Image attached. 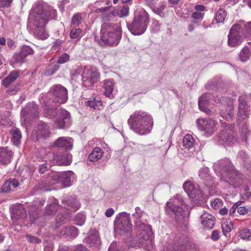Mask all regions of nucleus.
Wrapping results in <instances>:
<instances>
[{
    "instance_id": "nucleus-1",
    "label": "nucleus",
    "mask_w": 251,
    "mask_h": 251,
    "mask_svg": "<svg viewBox=\"0 0 251 251\" xmlns=\"http://www.w3.org/2000/svg\"><path fill=\"white\" fill-rule=\"evenodd\" d=\"M213 168L226 188L236 189L244 183L242 174L234 169L228 161L222 160L215 163Z\"/></svg>"
},
{
    "instance_id": "nucleus-2",
    "label": "nucleus",
    "mask_w": 251,
    "mask_h": 251,
    "mask_svg": "<svg viewBox=\"0 0 251 251\" xmlns=\"http://www.w3.org/2000/svg\"><path fill=\"white\" fill-rule=\"evenodd\" d=\"M127 123L130 128L136 133L144 135L151 132L153 120L148 113L143 111H136L130 116Z\"/></svg>"
},
{
    "instance_id": "nucleus-3",
    "label": "nucleus",
    "mask_w": 251,
    "mask_h": 251,
    "mask_svg": "<svg viewBox=\"0 0 251 251\" xmlns=\"http://www.w3.org/2000/svg\"><path fill=\"white\" fill-rule=\"evenodd\" d=\"M122 28L119 23H105L101 27L100 44L101 46H117L122 37Z\"/></svg>"
},
{
    "instance_id": "nucleus-4",
    "label": "nucleus",
    "mask_w": 251,
    "mask_h": 251,
    "mask_svg": "<svg viewBox=\"0 0 251 251\" xmlns=\"http://www.w3.org/2000/svg\"><path fill=\"white\" fill-rule=\"evenodd\" d=\"M33 25L34 27V34L36 38L45 40L48 38L49 35L45 29V25L48 23L49 18L51 15L56 14V10L51 7L48 9H42L39 6L35 11Z\"/></svg>"
},
{
    "instance_id": "nucleus-5",
    "label": "nucleus",
    "mask_w": 251,
    "mask_h": 251,
    "mask_svg": "<svg viewBox=\"0 0 251 251\" xmlns=\"http://www.w3.org/2000/svg\"><path fill=\"white\" fill-rule=\"evenodd\" d=\"M135 210V212L132 214V216L134 218L135 226L137 230L136 238L139 243L133 245L132 247H139L144 245L146 241L151 240L153 233L151 226L146 224L142 220V218L145 214L139 207H136Z\"/></svg>"
},
{
    "instance_id": "nucleus-6",
    "label": "nucleus",
    "mask_w": 251,
    "mask_h": 251,
    "mask_svg": "<svg viewBox=\"0 0 251 251\" xmlns=\"http://www.w3.org/2000/svg\"><path fill=\"white\" fill-rule=\"evenodd\" d=\"M45 106L46 113L50 118H54V124L58 128H67L69 127L71 124L70 113L67 110L54 107L53 104L50 105V102L44 100Z\"/></svg>"
},
{
    "instance_id": "nucleus-7",
    "label": "nucleus",
    "mask_w": 251,
    "mask_h": 251,
    "mask_svg": "<svg viewBox=\"0 0 251 251\" xmlns=\"http://www.w3.org/2000/svg\"><path fill=\"white\" fill-rule=\"evenodd\" d=\"M149 23V16L144 9H141L135 13L131 24L127 23L130 32L134 35L143 34L146 30Z\"/></svg>"
},
{
    "instance_id": "nucleus-8",
    "label": "nucleus",
    "mask_w": 251,
    "mask_h": 251,
    "mask_svg": "<svg viewBox=\"0 0 251 251\" xmlns=\"http://www.w3.org/2000/svg\"><path fill=\"white\" fill-rule=\"evenodd\" d=\"M184 207L185 206L183 200L180 196L176 195L175 198L170 199L167 202L166 209V211L170 210L174 213L176 216V221L180 226H183L186 227L187 223L183 216Z\"/></svg>"
},
{
    "instance_id": "nucleus-9",
    "label": "nucleus",
    "mask_w": 251,
    "mask_h": 251,
    "mask_svg": "<svg viewBox=\"0 0 251 251\" xmlns=\"http://www.w3.org/2000/svg\"><path fill=\"white\" fill-rule=\"evenodd\" d=\"M115 229L120 234L128 232L132 225L130 220V214L122 212L118 214L114 221Z\"/></svg>"
},
{
    "instance_id": "nucleus-10",
    "label": "nucleus",
    "mask_w": 251,
    "mask_h": 251,
    "mask_svg": "<svg viewBox=\"0 0 251 251\" xmlns=\"http://www.w3.org/2000/svg\"><path fill=\"white\" fill-rule=\"evenodd\" d=\"M100 78V73L95 68L86 69L82 75L83 84L86 87H91L97 83Z\"/></svg>"
},
{
    "instance_id": "nucleus-11",
    "label": "nucleus",
    "mask_w": 251,
    "mask_h": 251,
    "mask_svg": "<svg viewBox=\"0 0 251 251\" xmlns=\"http://www.w3.org/2000/svg\"><path fill=\"white\" fill-rule=\"evenodd\" d=\"M242 30L239 25H234L230 29L228 35V45L230 47L239 46L242 41Z\"/></svg>"
},
{
    "instance_id": "nucleus-12",
    "label": "nucleus",
    "mask_w": 251,
    "mask_h": 251,
    "mask_svg": "<svg viewBox=\"0 0 251 251\" xmlns=\"http://www.w3.org/2000/svg\"><path fill=\"white\" fill-rule=\"evenodd\" d=\"M49 94L52 95L54 97L53 101L64 103L68 100V91L60 84L54 85L51 87Z\"/></svg>"
},
{
    "instance_id": "nucleus-13",
    "label": "nucleus",
    "mask_w": 251,
    "mask_h": 251,
    "mask_svg": "<svg viewBox=\"0 0 251 251\" xmlns=\"http://www.w3.org/2000/svg\"><path fill=\"white\" fill-rule=\"evenodd\" d=\"M38 113L37 105L33 102L28 103L21 111L22 121L29 123L32 119L37 117Z\"/></svg>"
},
{
    "instance_id": "nucleus-14",
    "label": "nucleus",
    "mask_w": 251,
    "mask_h": 251,
    "mask_svg": "<svg viewBox=\"0 0 251 251\" xmlns=\"http://www.w3.org/2000/svg\"><path fill=\"white\" fill-rule=\"evenodd\" d=\"M199 128L205 132L206 136L211 135L214 131L215 122L210 119H200L197 120Z\"/></svg>"
},
{
    "instance_id": "nucleus-15",
    "label": "nucleus",
    "mask_w": 251,
    "mask_h": 251,
    "mask_svg": "<svg viewBox=\"0 0 251 251\" xmlns=\"http://www.w3.org/2000/svg\"><path fill=\"white\" fill-rule=\"evenodd\" d=\"M34 53V51L32 48L28 46H23L19 52L14 54L12 56V60L14 63H23L24 62L25 58L28 55H31Z\"/></svg>"
},
{
    "instance_id": "nucleus-16",
    "label": "nucleus",
    "mask_w": 251,
    "mask_h": 251,
    "mask_svg": "<svg viewBox=\"0 0 251 251\" xmlns=\"http://www.w3.org/2000/svg\"><path fill=\"white\" fill-rule=\"evenodd\" d=\"M239 106L238 112V121L241 122L246 119L249 113V107L246 104V97L244 96H240L238 99Z\"/></svg>"
},
{
    "instance_id": "nucleus-17",
    "label": "nucleus",
    "mask_w": 251,
    "mask_h": 251,
    "mask_svg": "<svg viewBox=\"0 0 251 251\" xmlns=\"http://www.w3.org/2000/svg\"><path fill=\"white\" fill-rule=\"evenodd\" d=\"M37 139L47 138L50 137L51 133L50 126L45 123H40L34 129Z\"/></svg>"
},
{
    "instance_id": "nucleus-18",
    "label": "nucleus",
    "mask_w": 251,
    "mask_h": 251,
    "mask_svg": "<svg viewBox=\"0 0 251 251\" xmlns=\"http://www.w3.org/2000/svg\"><path fill=\"white\" fill-rule=\"evenodd\" d=\"M62 203L66 209L73 212L77 210L80 206V204L77 200L76 198L72 196L65 197L62 201Z\"/></svg>"
},
{
    "instance_id": "nucleus-19",
    "label": "nucleus",
    "mask_w": 251,
    "mask_h": 251,
    "mask_svg": "<svg viewBox=\"0 0 251 251\" xmlns=\"http://www.w3.org/2000/svg\"><path fill=\"white\" fill-rule=\"evenodd\" d=\"M11 219L14 222H16L21 218H24L26 216V210L23 206L20 203L13 206L11 211Z\"/></svg>"
},
{
    "instance_id": "nucleus-20",
    "label": "nucleus",
    "mask_w": 251,
    "mask_h": 251,
    "mask_svg": "<svg viewBox=\"0 0 251 251\" xmlns=\"http://www.w3.org/2000/svg\"><path fill=\"white\" fill-rule=\"evenodd\" d=\"M129 7L127 5H124L120 9L118 7H115L114 10L112 11L110 14L103 16L102 19L103 21H109V17H110L111 15L113 16H118L120 18L126 17L129 15Z\"/></svg>"
},
{
    "instance_id": "nucleus-21",
    "label": "nucleus",
    "mask_w": 251,
    "mask_h": 251,
    "mask_svg": "<svg viewBox=\"0 0 251 251\" xmlns=\"http://www.w3.org/2000/svg\"><path fill=\"white\" fill-rule=\"evenodd\" d=\"M60 205L57 200L54 199L46 207L44 216L46 219H50L53 216L59 209Z\"/></svg>"
},
{
    "instance_id": "nucleus-22",
    "label": "nucleus",
    "mask_w": 251,
    "mask_h": 251,
    "mask_svg": "<svg viewBox=\"0 0 251 251\" xmlns=\"http://www.w3.org/2000/svg\"><path fill=\"white\" fill-rule=\"evenodd\" d=\"M45 201L43 200H39L37 199L34 201L33 205L30 207V210H29V217H30V220L32 223H36L37 222V214L38 211L34 212V210L36 209H38L40 207H41L43 206V205L44 204Z\"/></svg>"
},
{
    "instance_id": "nucleus-23",
    "label": "nucleus",
    "mask_w": 251,
    "mask_h": 251,
    "mask_svg": "<svg viewBox=\"0 0 251 251\" xmlns=\"http://www.w3.org/2000/svg\"><path fill=\"white\" fill-rule=\"evenodd\" d=\"M54 145L60 148L71 149L73 145V140L69 137H59L54 142Z\"/></svg>"
},
{
    "instance_id": "nucleus-24",
    "label": "nucleus",
    "mask_w": 251,
    "mask_h": 251,
    "mask_svg": "<svg viewBox=\"0 0 251 251\" xmlns=\"http://www.w3.org/2000/svg\"><path fill=\"white\" fill-rule=\"evenodd\" d=\"M59 233L61 236L65 237L75 238L78 235V230L75 226H65L60 230Z\"/></svg>"
},
{
    "instance_id": "nucleus-25",
    "label": "nucleus",
    "mask_w": 251,
    "mask_h": 251,
    "mask_svg": "<svg viewBox=\"0 0 251 251\" xmlns=\"http://www.w3.org/2000/svg\"><path fill=\"white\" fill-rule=\"evenodd\" d=\"M199 176L205 181L207 186L210 187L213 183V178L209 174V170L207 167H204L201 169L199 172Z\"/></svg>"
},
{
    "instance_id": "nucleus-26",
    "label": "nucleus",
    "mask_w": 251,
    "mask_h": 251,
    "mask_svg": "<svg viewBox=\"0 0 251 251\" xmlns=\"http://www.w3.org/2000/svg\"><path fill=\"white\" fill-rule=\"evenodd\" d=\"M75 174L71 171L61 172L60 182L64 187L70 186L72 185V177H74Z\"/></svg>"
},
{
    "instance_id": "nucleus-27",
    "label": "nucleus",
    "mask_w": 251,
    "mask_h": 251,
    "mask_svg": "<svg viewBox=\"0 0 251 251\" xmlns=\"http://www.w3.org/2000/svg\"><path fill=\"white\" fill-rule=\"evenodd\" d=\"M234 138V132L231 127L223 129L219 136V140L224 142L230 143Z\"/></svg>"
},
{
    "instance_id": "nucleus-28",
    "label": "nucleus",
    "mask_w": 251,
    "mask_h": 251,
    "mask_svg": "<svg viewBox=\"0 0 251 251\" xmlns=\"http://www.w3.org/2000/svg\"><path fill=\"white\" fill-rule=\"evenodd\" d=\"M70 219V215L68 213H59L55 220L54 224L52 226L54 229L58 228L60 226L65 224Z\"/></svg>"
},
{
    "instance_id": "nucleus-29",
    "label": "nucleus",
    "mask_w": 251,
    "mask_h": 251,
    "mask_svg": "<svg viewBox=\"0 0 251 251\" xmlns=\"http://www.w3.org/2000/svg\"><path fill=\"white\" fill-rule=\"evenodd\" d=\"M12 156V152L7 148L0 147V164L6 165L9 163Z\"/></svg>"
},
{
    "instance_id": "nucleus-30",
    "label": "nucleus",
    "mask_w": 251,
    "mask_h": 251,
    "mask_svg": "<svg viewBox=\"0 0 251 251\" xmlns=\"http://www.w3.org/2000/svg\"><path fill=\"white\" fill-rule=\"evenodd\" d=\"M201 221L203 226L208 229H212L214 226V221L213 216L207 213H203L201 216Z\"/></svg>"
},
{
    "instance_id": "nucleus-31",
    "label": "nucleus",
    "mask_w": 251,
    "mask_h": 251,
    "mask_svg": "<svg viewBox=\"0 0 251 251\" xmlns=\"http://www.w3.org/2000/svg\"><path fill=\"white\" fill-rule=\"evenodd\" d=\"M54 159L59 165H69L72 163V155L69 153H65L62 155L57 154Z\"/></svg>"
},
{
    "instance_id": "nucleus-32",
    "label": "nucleus",
    "mask_w": 251,
    "mask_h": 251,
    "mask_svg": "<svg viewBox=\"0 0 251 251\" xmlns=\"http://www.w3.org/2000/svg\"><path fill=\"white\" fill-rule=\"evenodd\" d=\"M19 76V71L16 70L12 71L10 72L7 76L2 80L1 84L4 87H7L10 84L14 82Z\"/></svg>"
},
{
    "instance_id": "nucleus-33",
    "label": "nucleus",
    "mask_w": 251,
    "mask_h": 251,
    "mask_svg": "<svg viewBox=\"0 0 251 251\" xmlns=\"http://www.w3.org/2000/svg\"><path fill=\"white\" fill-rule=\"evenodd\" d=\"M104 152L99 147H95L88 155V159L91 162H97L100 160L103 155Z\"/></svg>"
},
{
    "instance_id": "nucleus-34",
    "label": "nucleus",
    "mask_w": 251,
    "mask_h": 251,
    "mask_svg": "<svg viewBox=\"0 0 251 251\" xmlns=\"http://www.w3.org/2000/svg\"><path fill=\"white\" fill-rule=\"evenodd\" d=\"M220 116L227 121L232 120L234 116V107L233 105L227 106L226 109H222L220 112Z\"/></svg>"
},
{
    "instance_id": "nucleus-35",
    "label": "nucleus",
    "mask_w": 251,
    "mask_h": 251,
    "mask_svg": "<svg viewBox=\"0 0 251 251\" xmlns=\"http://www.w3.org/2000/svg\"><path fill=\"white\" fill-rule=\"evenodd\" d=\"M11 183L13 184V188H16L19 185V182L18 180L10 178L9 180L5 181L4 184L2 186V191L3 192L7 193L12 191V187H11Z\"/></svg>"
},
{
    "instance_id": "nucleus-36",
    "label": "nucleus",
    "mask_w": 251,
    "mask_h": 251,
    "mask_svg": "<svg viewBox=\"0 0 251 251\" xmlns=\"http://www.w3.org/2000/svg\"><path fill=\"white\" fill-rule=\"evenodd\" d=\"M10 133L12 135V141L15 145L20 144L22 138V134L20 129L17 127L12 128Z\"/></svg>"
},
{
    "instance_id": "nucleus-37",
    "label": "nucleus",
    "mask_w": 251,
    "mask_h": 251,
    "mask_svg": "<svg viewBox=\"0 0 251 251\" xmlns=\"http://www.w3.org/2000/svg\"><path fill=\"white\" fill-rule=\"evenodd\" d=\"M86 243L89 245L90 247L96 246L99 247L100 244V240L99 235L97 233H94L93 234L89 235L86 239Z\"/></svg>"
},
{
    "instance_id": "nucleus-38",
    "label": "nucleus",
    "mask_w": 251,
    "mask_h": 251,
    "mask_svg": "<svg viewBox=\"0 0 251 251\" xmlns=\"http://www.w3.org/2000/svg\"><path fill=\"white\" fill-rule=\"evenodd\" d=\"M105 95L108 98L112 97V92L114 89V81L112 79L105 80L104 83Z\"/></svg>"
},
{
    "instance_id": "nucleus-39",
    "label": "nucleus",
    "mask_w": 251,
    "mask_h": 251,
    "mask_svg": "<svg viewBox=\"0 0 251 251\" xmlns=\"http://www.w3.org/2000/svg\"><path fill=\"white\" fill-rule=\"evenodd\" d=\"M251 55V51L247 47H244L239 53L240 60L243 62L248 60Z\"/></svg>"
},
{
    "instance_id": "nucleus-40",
    "label": "nucleus",
    "mask_w": 251,
    "mask_h": 251,
    "mask_svg": "<svg viewBox=\"0 0 251 251\" xmlns=\"http://www.w3.org/2000/svg\"><path fill=\"white\" fill-rule=\"evenodd\" d=\"M61 173L57 172H51L48 174V178L50 181L51 184H55L60 182Z\"/></svg>"
},
{
    "instance_id": "nucleus-41",
    "label": "nucleus",
    "mask_w": 251,
    "mask_h": 251,
    "mask_svg": "<svg viewBox=\"0 0 251 251\" xmlns=\"http://www.w3.org/2000/svg\"><path fill=\"white\" fill-rule=\"evenodd\" d=\"M183 187L187 195L193 198L194 194L193 192H194L196 188L194 187L192 183L190 181H186L183 184Z\"/></svg>"
},
{
    "instance_id": "nucleus-42",
    "label": "nucleus",
    "mask_w": 251,
    "mask_h": 251,
    "mask_svg": "<svg viewBox=\"0 0 251 251\" xmlns=\"http://www.w3.org/2000/svg\"><path fill=\"white\" fill-rule=\"evenodd\" d=\"M61 251H89L85 246L82 244H78L76 246L70 248L69 247L64 246L61 249Z\"/></svg>"
},
{
    "instance_id": "nucleus-43",
    "label": "nucleus",
    "mask_w": 251,
    "mask_h": 251,
    "mask_svg": "<svg viewBox=\"0 0 251 251\" xmlns=\"http://www.w3.org/2000/svg\"><path fill=\"white\" fill-rule=\"evenodd\" d=\"M183 146L186 148H191L194 145V139L190 134H186L183 139Z\"/></svg>"
},
{
    "instance_id": "nucleus-44",
    "label": "nucleus",
    "mask_w": 251,
    "mask_h": 251,
    "mask_svg": "<svg viewBox=\"0 0 251 251\" xmlns=\"http://www.w3.org/2000/svg\"><path fill=\"white\" fill-rule=\"evenodd\" d=\"M226 13L223 8H220L216 13L215 20L217 23H223L226 18Z\"/></svg>"
},
{
    "instance_id": "nucleus-45",
    "label": "nucleus",
    "mask_w": 251,
    "mask_h": 251,
    "mask_svg": "<svg viewBox=\"0 0 251 251\" xmlns=\"http://www.w3.org/2000/svg\"><path fill=\"white\" fill-rule=\"evenodd\" d=\"M81 32L82 29L80 28L74 27L71 30L70 37L71 39H76L77 41L80 39V36Z\"/></svg>"
},
{
    "instance_id": "nucleus-46",
    "label": "nucleus",
    "mask_w": 251,
    "mask_h": 251,
    "mask_svg": "<svg viewBox=\"0 0 251 251\" xmlns=\"http://www.w3.org/2000/svg\"><path fill=\"white\" fill-rule=\"evenodd\" d=\"M239 236L242 240H251V230L248 228H245L240 230Z\"/></svg>"
},
{
    "instance_id": "nucleus-47",
    "label": "nucleus",
    "mask_w": 251,
    "mask_h": 251,
    "mask_svg": "<svg viewBox=\"0 0 251 251\" xmlns=\"http://www.w3.org/2000/svg\"><path fill=\"white\" fill-rule=\"evenodd\" d=\"M210 97L211 95L208 93H205L202 95L199 99L198 102L199 106H200V105L202 106H207L209 104Z\"/></svg>"
},
{
    "instance_id": "nucleus-48",
    "label": "nucleus",
    "mask_w": 251,
    "mask_h": 251,
    "mask_svg": "<svg viewBox=\"0 0 251 251\" xmlns=\"http://www.w3.org/2000/svg\"><path fill=\"white\" fill-rule=\"evenodd\" d=\"M82 22L81 14L77 13L73 15L71 20V25L78 26Z\"/></svg>"
},
{
    "instance_id": "nucleus-49",
    "label": "nucleus",
    "mask_w": 251,
    "mask_h": 251,
    "mask_svg": "<svg viewBox=\"0 0 251 251\" xmlns=\"http://www.w3.org/2000/svg\"><path fill=\"white\" fill-rule=\"evenodd\" d=\"M86 220L85 215L83 213H79L74 218V221L76 225L78 226H82Z\"/></svg>"
},
{
    "instance_id": "nucleus-50",
    "label": "nucleus",
    "mask_w": 251,
    "mask_h": 251,
    "mask_svg": "<svg viewBox=\"0 0 251 251\" xmlns=\"http://www.w3.org/2000/svg\"><path fill=\"white\" fill-rule=\"evenodd\" d=\"M222 227L224 234L226 235V233H229L233 228V225L231 222H226L222 224Z\"/></svg>"
},
{
    "instance_id": "nucleus-51",
    "label": "nucleus",
    "mask_w": 251,
    "mask_h": 251,
    "mask_svg": "<svg viewBox=\"0 0 251 251\" xmlns=\"http://www.w3.org/2000/svg\"><path fill=\"white\" fill-rule=\"evenodd\" d=\"M59 65L58 63L51 65L48 70L45 72V74L48 75H53L59 68Z\"/></svg>"
},
{
    "instance_id": "nucleus-52",
    "label": "nucleus",
    "mask_w": 251,
    "mask_h": 251,
    "mask_svg": "<svg viewBox=\"0 0 251 251\" xmlns=\"http://www.w3.org/2000/svg\"><path fill=\"white\" fill-rule=\"evenodd\" d=\"M101 102L99 101H96L94 100H88L87 102V105L90 107L93 108L94 109H99V107L101 106Z\"/></svg>"
},
{
    "instance_id": "nucleus-53",
    "label": "nucleus",
    "mask_w": 251,
    "mask_h": 251,
    "mask_svg": "<svg viewBox=\"0 0 251 251\" xmlns=\"http://www.w3.org/2000/svg\"><path fill=\"white\" fill-rule=\"evenodd\" d=\"M165 8V5L162 4L159 6H154L151 7L152 11L160 16H161V15L163 14V11L164 10Z\"/></svg>"
},
{
    "instance_id": "nucleus-54",
    "label": "nucleus",
    "mask_w": 251,
    "mask_h": 251,
    "mask_svg": "<svg viewBox=\"0 0 251 251\" xmlns=\"http://www.w3.org/2000/svg\"><path fill=\"white\" fill-rule=\"evenodd\" d=\"M193 193L194 194L193 198H194L200 201H202L203 200V194L201 190L196 188Z\"/></svg>"
},
{
    "instance_id": "nucleus-55",
    "label": "nucleus",
    "mask_w": 251,
    "mask_h": 251,
    "mask_svg": "<svg viewBox=\"0 0 251 251\" xmlns=\"http://www.w3.org/2000/svg\"><path fill=\"white\" fill-rule=\"evenodd\" d=\"M25 237L27 240L31 243L39 244L41 242V240L40 239L31 235L27 234L25 236Z\"/></svg>"
},
{
    "instance_id": "nucleus-56",
    "label": "nucleus",
    "mask_w": 251,
    "mask_h": 251,
    "mask_svg": "<svg viewBox=\"0 0 251 251\" xmlns=\"http://www.w3.org/2000/svg\"><path fill=\"white\" fill-rule=\"evenodd\" d=\"M69 55L66 53H65L58 58L57 63L63 64L66 63L69 60Z\"/></svg>"
},
{
    "instance_id": "nucleus-57",
    "label": "nucleus",
    "mask_w": 251,
    "mask_h": 251,
    "mask_svg": "<svg viewBox=\"0 0 251 251\" xmlns=\"http://www.w3.org/2000/svg\"><path fill=\"white\" fill-rule=\"evenodd\" d=\"M223 205V202L221 199H215L211 201V205L212 207L216 209L221 207Z\"/></svg>"
},
{
    "instance_id": "nucleus-58",
    "label": "nucleus",
    "mask_w": 251,
    "mask_h": 251,
    "mask_svg": "<svg viewBox=\"0 0 251 251\" xmlns=\"http://www.w3.org/2000/svg\"><path fill=\"white\" fill-rule=\"evenodd\" d=\"M200 109L205 113L208 115H211L212 114V111L211 109L207 107V106H202L200 105V106H199Z\"/></svg>"
},
{
    "instance_id": "nucleus-59",
    "label": "nucleus",
    "mask_w": 251,
    "mask_h": 251,
    "mask_svg": "<svg viewBox=\"0 0 251 251\" xmlns=\"http://www.w3.org/2000/svg\"><path fill=\"white\" fill-rule=\"evenodd\" d=\"M204 14L200 12H194L193 13L192 17L197 20H201L203 18Z\"/></svg>"
},
{
    "instance_id": "nucleus-60",
    "label": "nucleus",
    "mask_w": 251,
    "mask_h": 251,
    "mask_svg": "<svg viewBox=\"0 0 251 251\" xmlns=\"http://www.w3.org/2000/svg\"><path fill=\"white\" fill-rule=\"evenodd\" d=\"M244 193L243 194L248 198L251 197V191H250V188L249 186L245 185L243 187Z\"/></svg>"
},
{
    "instance_id": "nucleus-61",
    "label": "nucleus",
    "mask_w": 251,
    "mask_h": 251,
    "mask_svg": "<svg viewBox=\"0 0 251 251\" xmlns=\"http://www.w3.org/2000/svg\"><path fill=\"white\" fill-rule=\"evenodd\" d=\"M238 158L243 160L244 162L246 161L248 158V155L245 151H241L239 152Z\"/></svg>"
},
{
    "instance_id": "nucleus-62",
    "label": "nucleus",
    "mask_w": 251,
    "mask_h": 251,
    "mask_svg": "<svg viewBox=\"0 0 251 251\" xmlns=\"http://www.w3.org/2000/svg\"><path fill=\"white\" fill-rule=\"evenodd\" d=\"M237 212L240 215H245L248 213V209L244 206H241L237 208Z\"/></svg>"
},
{
    "instance_id": "nucleus-63",
    "label": "nucleus",
    "mask_w": 251,
    "mask_h": 251,
    "mask_svg": "<svg viewBox=\"0 0 251 251\" xmlns=\"http://www.w3.org/2000/svg\"><path fill=\"white\" fill-rule=\"evenodd\" d=\"M219 231L215 230L213 231L211 234V239L214 241L218 240L219 238Z\"/></svg>"
},
{
    "instance_id": "nucleus-64",
    "label": "nucleus",
    "mask_w": 251,
    "mask_h": 251,
    "mask_svg": "<svg viewBox=\"0 0 251 251\" xmlns=\"http://www.w3.org/2000/svg\"><path fill=\"white\" fill-rule=\"evenodd\" d=\"M48 169V166L46 163L43 164L39 166V172L40 174H44Z\"/></svg>"
}]
</instances>
